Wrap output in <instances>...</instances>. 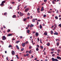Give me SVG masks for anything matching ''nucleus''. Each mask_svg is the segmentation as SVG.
Listing matches in <instances>:
<instances>
[{"label":"nucleus","mask_w":61,"mask_h":61,"mask_svg":"<svg viewBox=\"0 0 61 61\" xmlns=\"http://www.w3.org/2000/svg\"><path fill=\"white\" fill-rule=\"evenodd\" d=\"M5 3V1H2V2L1 4H0V5H1V6H3L4 5V3Z\"/></svg>","instance_id":"obj_1"},{"label":"nucleus","mask_w":61,"mask_h":61,"mask_svg":"<svg viewBox=\"0 0 61 61\" xmlns=\"http://www.w3.org/2000/svg\"><path fill=\"white\" fill-rule=\"evenodd\" d=\"M51 60H52V61H58V60L57 59H54V58H52L51 59Z\"/></svg>","instance_id":"obj_2"},{"label":"nucleus","mask_w":61,"mask_h":61,"mask_svg":"<svg viewBox=\"0 0 61 61\" xmlns=\"http://www.w3.org/2000/svg\"><path fill=\"white\" fill-rule=\"evenodd\" d=\"M6 40V37H5V36H3L2 37V40Z\"/></svg>","instance_id":"obj_3"},{"label":"nucleus","mask_w":61,"mask_h":61,"mask_svg":"<svg viewBox=\"0 0 61 61\" xmlns=\"http://www.w3.org/2000/svg\"><path fill=\"white\" fill-rule=\"evenodd\" d=\"M11 54L12 55H14L15 54V52L14 51H11Z\"/></svg>","instance_id":"obj_4"},{"label":"nucleus","mask_w":61,"mask_h":61,"mask_svg":"<svg viewBox=\"0 0 61 61\" xmlns=\"http://www.w3.org/2000/svg\"><path fill=\"white\" fill-rule=\"evenodd\" d=\"M20 16H23V15H24V14L23 13H22L21 12H20Z\"/></svg>","instance_id":"obj_5"},{"label":"nucleus","mask_w":61,"mask_h":61,"mask_svg":"<svg viewBox=\"0 0 61 61\" xmlns=\"http://www.w3.org/2000/svg\"><path fill=\"white\" fill-rule=\"evenodd\" d=\"M28 10H29V9L26 8L25 9V12H27L28 11Z\"/></svg>","instance_id":"obj_6"},{"label":"nucleus","mask_w":61,"mask_h":61,"mask_svg":"<svg viewBox=\"0 0 61 61\" xmlns=\"http://www.w3.org/2000/svg\"><path fill=\"white\" fill-rule=\"evenodd\" d=\"M25 43L22 44V46L23 47H25Z\"/></svg>","instance_id":"obj_7"},{"label":"nucleus","mask_w":61,"mask_h":61,"mask_svg":"<svg viewBox=\"0 0 61 61\" xmlns=\"http://www.w3.org/2000/svg\"><path fill=\"white\" fill-rule=\"evenodd\" d=\"M57 58L58 59H60V60H61V58L59 56H57Z\"/></svg>","instance_id":"obj_8"},{"label":"nucleus","mask_w":61,"mask_h":61,"mask_svg":"<svg viewBox=\"0 0 61 61\" xmlns=\"http://www.w3.org/2000/svg\"><path fill=\"white\" fill-rule=\"evenodd\" d=\"M24 21V22H25L27 20V18H24L23 19Z\"/></svg>","instance_id":"obj_9"},{"label":"nucleus","mask_w":61,"mask_h":61,"mask_svg":"<svg viewBox=\"0 0 61 61\" xmlns=\"http://www.w3.org/2000/svg\"><path fill=\"white\" fill-rule=\"evenodd\" d=\"M16 15H14L12 16L13 18H16Z\"/></svg>","instance_id":"obj_10"},{"label":"nucleus","mask_w":61,"mask_h":61,"mask_svg":"<svg viewBox=\"0 0 61 61\" xmlns=\"http://www.w3.org/2000/svg\"><path fill=\"white\" fill-rule=\"evenodd\" d=\"M54 35H58V33L56 32L55 33H54Z\"/></svg>","instance_id":"obj_11"},{"label":"nucleus","mask_w":61,"mask_h":61,"mask_svg":"<svg viewBox=\"0 0 61 61\" xmlns=\"http://www.w3.org/2000/svg\"><path fill=\"white\" fill-rule=\"evenodd\" d=\"M44 34L45 36H47V32H45L44 33Z\"/></svg>","instance_id":"obj_12"},{"label":"nucleus","mask_w":61,"mask_h":61,"mask_svg":"<svg viewBox=\"0 0 61 61\" xmlns=\"http://www.w3.org/2000/svg\"><path fill=\"white\" fill-rule=\"evenodd\" d=\"M43 10H44V8H43V7H42L41 10V11H43Z\"/></svg>","instance_id":"obj_13"},{"label":"nucleus","mask_w":61,"mask_h":61,"mask_svg":"<svg viewBox=\"0 0 61 61\" xmlns=\"http://www.w3.org/2000/svg\"><path fill=\"white\" fill-rule=\"evenodd\" d=\"M36 36H38V35H39L38 33L37 32L36 33Z\"/></svg>","instance_id":"obj_14"},{"label":"nucleus","mask_w":61,"mask_h":61,"mask_svg":"<svg viewBox=\"0 0 61 61\" xmlns=\"http://www.w3.org/2000/svg\"><path fill=\"white\" fill-rule=\"evenodd\" d=\"M16 57L17 59H19V57H18V55H16Z\"/></svg>","instance_id":"obj_15"},{"label":"nucleus","mask_w":61,"mask_h":61,"mask_svg":"<svg viewBox=\"0 0 61 61\" xmlns=\"http://www.w3.org/2000/svg\"><path fill=\"white\" fill-rule=\"evenodd\" d=\"M53 31L52 30H51L50 32V33L51 35H52L53 34Z\"/></svg>","instance_id":"obj_16"},{"label":"nucleus","mask_w":61,"mask_h":61,"mask_svg":"<svg viewBox=\"0 0 61 61\" xmlns=\"http://www.w3.org/2000/svg\"><path fill=\"white\" fill-rule=\"evenodd\" d=\"M19 5L18 6V7H17V10H19V9H20V8H19Z\"/></svg>","instance_id":"obj_17"},{"label":"nucleus","mask_w":61,"mask_h":61,"mask_svg":"<svg viewBox=\"0 0 61 61\" xmlns=\"http://www.w3.org/2000/svg\"><path fill=\"white\" fill-rule=\"evenodd\" d=\"M46 45L47 46H50V44L49 43H48L46 44Z\"/></svg>","instance_id":"obj_18"},{"label":"nucleus","mask_w":61,"mask_h":61,"mask_svg":"<svg viewBox=\"0 0 61 61\" xmlns=\"http://www.w3.org/2000/svg\"><path fill=\"white\" fill-rule=\"evenodd\" d=\"M40 29H42V26L41 25H40Z\"/></svg>","instance_id":"obj_19"},{"label":"nucleus","mask_w":61,"mask_h":61,"mask_svg":"<svg viewBox=\"0 0 61 61\" xmlns=\"http://www.w3.org/2000/svg\"><path fill=\"white\" fill-rule=\"evenodd\" d=\"M16 47L17 48V49H19V47L17 45L16 46Z\"/></svg>","instance_id":"obj_20"},{"label":"nucleus","mask_w":61,"mask_h":61,"mask_svg":"<svg viewBox=\"0 0 61 61\" xmlns=\"http://www.w3.org/2000/svg\"><path fill=\"white\" fill-rule=\"evenodd\" d=\"M33 26H34V25L33 24H31L30 26V27H33Z\"/></svg>","instance_id":"obj_21"},{"label":"nucleus","mask_w":61,"mask_h":61,"mask_svg":"<svg viewBox=\"0 0 61 61\" xmlns=\"http://www.w3.org/2000/svg\"><path fill=\"white\" fill-rule=\"evenodd\" d=\"M32 22H35V19H33L32 20Z\"/></svg>","instance_id":"obj_22"},{"label":"nucleus","mask_w":61,"mask_h":61,"mask_svg":"<svg viewBox=\"0 0 61 61\" xmlns=\"http://www.w3.org/2000/svg\"><path fill=\"white\" fill-rule=\"evenodd\" d=\"M27 32L28 34H29L30 33V30H27Z\"/></svg>","instance_id":"obj_23"},{"label":"nucleus","mask_w":61,"mask_h":61,"mask_svg":"<svg viewBox=\"0 0 61 61\" xmlns=\"http://www.w3.org/2000/svg\"><path fill=\"white\" fill-rule=\"evenodd\" d=\"M12 36V34H10L8 35V36Z\"/></svg>","instance_id":"obj_24"},{"label":"nucleus","mask_w":61,"mask_h":61,"mask_svg":"<svg viewBox=\"0 0 61 61\" xmlns=\"http://www.w3.org/2000/svg\"><path fill=\"white\" fill-rule=\"evenodd\" d=\"M20 42V41H17L15 42V43H16V44H17V43H18L19 42Z\"/></svg>","instance_id":"obj_25"},{"label":"nucleus","mask_w":61,"mask_h":61,"mask_svg":"<svg viewBox=\"0 0 61 61\" xmlns=\"http://www.w3.org/2000/svg\"><path fill=\"white\" fill-rule=\"evenodd\" d=\"M51 50L52 51H53L55 50V49H54V48H51Z\"/></svg>","instance_id":"obj_26"},{"label":"nucleus","mask_w":61,"mask_h":61,"mask_svg":"<svg viewBox=\"0 0 61 61\" xmlns=\"http://www.w3.org/2000/svg\"><path fill=\"white\" fill-rule=\"evenodd\" d=\"M61 51L60 50L58 49L57 50V52H60Z\"/></svg>","instance_id":"obj_27"},{"label":"nucleus","mask_w":61,"mask_h":61,"mask_svg":"<svg viewBox=\"0 0 61 61\" xmlns=\"http://www.w3.org/2000/svg\"><path fill=\"white\" fill-rule=\"evenodd\" d=\"M36 46L37 48H39L40 47H39V45H37Z\"/></svg>","instance_id":"obj_28"},{"label":"nucleus","mask_w":61,"mask_h":61,"mask_svg":"<svg viewBox=\"0 0 61 61\" xmlns=\"http://www.w3.org/2000/svg\"><path fill=\"white\" fill-rule=\"evenodd\" d=\"M52 3L53 4H55V2H54V1H52Z\"/></svg>","instance_id":"obj_29"},{"label":"nucleus","mask_w":61,"mask_h":61,"mask_svg":"<svg viewBox=\"0 0 61 61\" xmlns=\"http://www.w3.org/2000/svg\"><path fill=\"white\" fill-rule=\"evenodd\" d=\"M52 56L53 57H55V55L54 54H53L52 55Z\"/></svg>","instance_id":"obj_30"},{"label":"nucleus","mask_w":61,"mask_h":61,"mask_svg":"<svg viewBox=\"0 0 61 61\" xmlns=\"http://www.w3.org/2000/svg\"><path fill=\"white\" fill-rule=\"evenodd\" d=\"M55 17L56 19H58V17H57V16H56Z\"/></svg>","instance_id":"obj_31"},{"label":"nucleus","mask_w":61,"mask_h":61,"mask_svg":"<svg viewBox=\"0 0 61 61\" xmlns=\"http://www.w3.org/2000/svg\"><path fill=\"white\" fill-rule=\"evenodd\" d=\"M59 42H57V44H56V45L57 46H59Z\"/></svg>","instance_id":"obj_32"},{"label":"nucleus","mask_w":61,"mask_h":61,"mask_svg":"<svg viewBox=\"0 0 61 61\" xmlns=\"http://www.w3.org/2000/svg\"><path fill=\"white\" fill-rule=\"evenodd\" d=\"M36 51H38V50H39V49H38V48H37L36 49Z\"/></svg>","instance_id":"obj_33"},{"label":"nucleus","mask_w":61,"mask_h":61,"mask_svg":"<svg viewBox=\"0 0 61 61\" xmlns=\"http://www.w3.org/2000/svg\"><path fill=\"white\" fill-rule=\"evenodd\" d=\"M58 26H59V27H61V23Z\"/></svg>","instance_id":"obj_34"},{"label":"nucleus","mask_w":61,"mask_h":61,"mask_svg":"<svg viewBox=\"0 0 61 61\" xmlns=\"http://www.w3.org/2000/svg\"><path fill=\"white\" fill-rule=\"evenodd\" d=\"M37 11H39V10H40V8H37Z\"/></svg>","instance_id":"obj_35"},{"label":"nucleus","mask_w":61,"mask_h":61,"mask_svg":"<svg viewBox=\"0 0 61 61\" xmlns=\"http://www.w3.org/2000/svg\"><path fill=\"white\" fill-rule=\"evenodd\" d=\"M46 15H43V17H46Z\"/></svg>","instance_id":"obj_36"},{"label":"nucleus","mask_w":61,"mask_h":61,"mask_svg":"<svg viewBox=\"0 0 61 61\" xmlns=\"http://www.w3.org/2000/svg\"><path fill=\"white\" fill-rule=\"evenodd\" d=\"M27 7V6H25L24 7V9H25V8H26V7Z\"/></svg>","instance_id":"obj_37"},{"label":"nucleus","mask_w":61,"mask_h":61,"mask_svg":"<svg viewBox=\"0 0 61 61\" xmlns=\"http://www.w3.org/2000/svg\"><path fill=\"white\" fill-rule=\"evenodd\" d=\"M31 50H30V51H29V54H31V53H32V52H31Z\"/></svg>","instance_id":"obj_38"},{"label":"nucleus","mask_w":61,"mask_h":61,"mask_svg":"<svg viewBox=\"0 0 61 61\" xmlns=\"http://www.w3.org/2000/svg\"><path fill=\"white\" fill-rule=\"evenodd\" d=\"M26 56H29V54L27 53L26 54Z\"/></svg>","instance_id":"obj_39"},{"label":"nucleus","mask_w":61,"mask_h":61,"mask_svg":"<svg viewBox=\"0 0 61 61\" xmlns=\"http://www.w3.org/2000/svg\"><path fill=\"white\" fill-rule=\"evenodd\" d=\"M24 48H22L21 49V51H23L24 50Z\"/></svg>","instance_id":"obj_40"},{"label":"nucleus","mask_w":61,"mask_h":61,"mask_svg":"<svg viewBox=\"0 0 61 61\" xmlns=\"http://www.w3.org/2000/svg\"><path fill=\"white\" fill-rule=\"evenodd\" d=\"M40 47L41 49H43V47L42 46H41Z\"/></svg>","instance_id":"obj_41"},{"label":"nucleus","mask_w":61,"mask_h":61,"mask_svg":"<svg viewBox=\"0 0 61 61\" xmlns=\"http://www.w3.org/2000/svg\"><path fill=\"white\" fill-rule=\"evenodd\" d=\"M12 45H10L9 46V47L10 48V47H12Z\"/></svg>","instance_id":"obj_42"},{"label":"nucleus","mask_w":61,"mask_h":61,"mask_svg":"<svg viewBox=\"0 0 61 61\" xmlns=\"http://www.w3.org/2000/svg\"><path fill=\"white\" fill-rule=\"evenodd\" d=\"M10 29H8V30H7V32H10Z\"/></svg>","instance_id":"obj_43"},{"label":"nucleus","mask_w":61,"mask_h":61,"mask_svg":"<svg viewBox=\"0 0 61 61\" xmlns=\"http://www.w3.org/2000/svg\"><path fill=\"white\" fill-rule=\"evenodd\" d=\"M4 15H7V13L5 12L4 14Z\"/></svg>","instance_id":"obj_44"},{"label":"nucleus","mask_w":61,"mask_h":61,"mask_svg":"<svg viewBox=\"0 0 61 61\" xmlns=\"http://www.w3.org/2000/svg\"><path fill=\"white\" fill-rule=\"evenodd\" d=\"M12 4H15V3L14 2H11Z\"/></svg>","instance_id":"obj_45"},{"label":"nucleus","mask_w":61,"mask_h":61,"mask_svg":"<svg viewBox=\"0 0 61 61\" xmlns=\"http://www.w3.org/2000/svg\"><path fill=\"white\" fill-rule=\"evenodd\" d=\"M32 33L33 34H35V33H36V31H34V32L33 31L32 32Z\"/></svg>","instance_id":"obj_46"},{"label":"nucleus","mask_w":61,"mask_h":61,"mask_svg":"<svg viewBox=\"0 0 61 61\" xmlns=\"http://www.w3.org/2000/svg\"><path fill=\"white\" fill-rule=\"evenodd\" d=\"M27 15L29 16V15H30V13H28L27 14Z\"/></svg>","instance_id":"obj_47"},{"label":"nucleus","mask_w":61,"mask_h":61,"mask_svg":"<svg viewBox=\"0 0 61 61\" xmlns=\"http://www.w3.org/2000/svg\"><path fill=\"white\" fill-rule=\"evenodd\" d=\"M44 2H47V0H44Z\"/></svg>","instance_id":"obj_48"},{"label":"nucleus","mask_w":61,"mask_h":61,"mask_svg":"<svg viewBox=\"0 0 61 61\" xmlns=\"http://www.w3.org/2000/svg\"><path fill=\"white\" fill-rule=\"evenodd\" d=\"M37 13H40V11H39V10H37Z\"/></svg>","instance_id":"obj_49"},{"label":"nucleus","mask_w":61,"mask_h":61,"mask_svg":"<svg viewBox=\"0 0 61 61\" xmlns=\"http://www.w3.org/2000/svg\"><path fill=\"white\" fill-rule=\"evenodd\" d=\"M1 42L2 43V44L3 45V44H4V42H3V41H1Z\"/></svg>","instance_id":"obj_50"},{"label":"nucleus","mask_w":61,"mask_h":61,"mask_svg":"<svg viewBox=\"0 0 61 61\" xmlns=\"http://www.w3.org/2000/svg\"><path fill=\"white\" fill-rule=\"evenodd\" d=\"M6 59L7 60H8V57H7L6 58Z\"/></svg>","instance_id":"obj_51"},{"label":"nucleus","mask_w":61,"mask_h":61,"mask_svg":"<svg viewBox=\"0 0 61 61\" xmlns=\"http://www.w3.org/2000/svg\"><path fill=\"white\" fill-rule=\"evenodd\" d=\"M54 53V52L53 51L52 52H51V54H53V53Z\"/></svg>","instance_id":"obj_52"},{"label":"nucleus","mask_w":61,"mask_h":61,"mask_svg":"<svg viewBox=\"0 0 61 61\" xmlns=\"http://www.w3.org/2000/svg\"><path fill=\"white\" fill-rule=\"evenodd\" d=\"M30 25H28V28H29V26H30Z\"/></svg>","instance_id":"obj_53"},{"label":"nucleus","mask_w":61,"mask_h":61,"mask_svg":"<svg viewBox=\"0 0 61 61\" xmlns=\"http://www.w3.org/2000/svg\"><path fill=\"white\" fill-rule=\"evenodd\" d=\"M53 1L54 2H57L56 1V0H53Z\"/></svg>","instance_id":"obj_54"},{"label":"nucleus","mask_w":61,"mask_h":61,"mask_svg":"<svg viewBox=\"0 0 61 61\" xmlns=\"http://www.w3.org/2000/svg\"><path fill=\"white\" fill-rule=\"evenodd\" d=\"M54 25L52 26L51 27V28H53L54 27Z\"/></svg>","instance_id":"obj_55"},{"label":"nucleus","mask_w":61,"mask_h":61,"mask_svg":"<svg viewBox=\"0 0 61 61\" xmlns=\"http://www.w3.org/2000/svg\"><path fill=\"white\" fill-rule=\"evenodd\" d=\"M30 18V17L29 16L27 17V19H29Z\"/></svg>","instance_id":"obj_56"},{"label":"nucleus","mask_w":61,"mask_h":61,"mask_svg":"<svg viewBox=\"0 0 61 61\" xmlns=\"http://www.w3.org/2000/svg\"><path fill=\"white\" fill-rule=\"evenodd\" d=\"M13 40H15V39L14 38H13V39L12 40V41H13Z\"/></svg>","instance_id":"obj_57"},{"label":"nucleus","mask_w":61,"mask_h":61,"mask_svg":"<svg viewBox=\"0 0 61 61\" xmlns=\"http://www.w3.org/2000/svg\"><path fill=\"white\" fill-rule=\"evenodd\" d=\"M44 55H46V52H44Z\"/></svg>","instance_id":"obj_58"},{"label":"nucleus","mask_w":61,"mask_h":61,"mask_svg":"<svg viewBox=\"0 0 61 61\" xmlns=\"http://www.w3.org/2000/svg\"><path fill=\"white\" fill-rule=\"evenodd\" d=\"M31 46H30L29 47V49H31Z\"/></svg>","instance_id":"obj_59"},{"label":"nucleus","mask_w":61,"mask_h":61,"mask_svg":"<svg viewBox=\"0 0 61 61\" xmlns=\"http://www.w3.org/2000/svg\"><path fill=\"white\" fill-rule=\"evenodd\" d=\"M3 28H6V27L4 25H3Z\"/></svg>","instance_id":"obj_60"},{"label":"nucleus","mask_w":61,"mask_h":61,"mask_svg":"<svg viewBox=\"0 0 61 61\" xmlns=\"http://www.w3.org/2000/svg\"><path fill=\"white\" fill-rule=\"evenodd\" d=\"M37 39L38 41H39V38H38Z\"/></svg>","instance_id":"obj_61"},{"label":"nucleus","mask_w":61,"mask_h":61,"mask_svg":"<svg viewBox=\"0 0 61 61\" xmlns=\"http://www.w3.org/2000/svg\"><path fill=\"white\" fill-rule=\"evenodd\" d=\"M37 21H39V22H40V21H41V20H37Z\"/></svg>","instance_id":"obj_62"},{"label":"nucleus","mask_w":61,"mask_h":61,"mask_svg":"<svg viewBox=\"0 0 61 61\" xmlns=\"http://www.w3.org/2000/svg\"><path fill=\"white\" fill-rule=\"evenodd\" d=\"M26 44H27V43H28V41H26V42H25Z\"/></svg>","instance_id":"obj_63"},{"label":"nucleus","mask_w":61,"mask_h":61,"mask_svg":"<svg viewBox=\"0 0 61 61\" xmlns=\"http://www.w3.org/2000/svg\"><path fill=\"white\" fill-rule=\"evenodd\" d=\"M20 38H22V36H20Z\"/></svg>","instance_id":"obj_64"}]
</instances>
